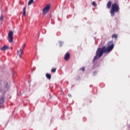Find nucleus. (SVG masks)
Segmentation results:
<instances>
[{"label": "nucleus", "mask_w": 130, "mask_h": 130, "mask_svg": "<svg viewBox=\"0 0 130 130\" xmlns=\"http://www.w3.org/2000/svg\"><path fill=\"white\" fill-rule=\"evenodd\" d=\"M114 48V44H113V41H110L108 42L106 46H104L102 48H99L96 52V55L93 58V61L98 59L100 57H101L103 55L104 53H109L111 51H112Z\"/></svg>", "instance_id": "1"}, {"label": "nucleus", "mask_w": 130, "mask_h": 130, "mask_svg": "<svg viewBox=\"0 0 130 130\" xmlns=\"http://www.w3.org/2000/svg\"><path fill=\"white\" fill-rule=\"evenodd\" d=\"M119 12V6L117 3H115L112 5V7L110 13L112 17L114 16L115 13H118Z\"/></svg>", "instance_id": "2"}, {"label": "nucleus", "mask_w": 130, "mask_h": 130, "mask_svg": "<svg viewBox=\"0 0 130 130\" xmlns=\"http://www.w3.org/2000/svg\"><path fill=\"white\" fill-rule=\"evenodd\" d=\"M14 32L12 31H9L8 34V41L10 43L13 42V40L14 39Z\"/></svg>", "instance_id": "3"}, {"label": "nucleus", "mask_w": 130, "mask_h": 130, "mask_svg": "<svg viewBox=\"0 0 130 130\" xmlns=\"http://www.w3.org/2000/svg\"><path fill=\"white\" fill-rule=\"evenodd\" d=\"M49 10H50V5H47L45 8L43 10V15H46L48 12H49Z\"/></svg>", "instance_id": "4"}, {"label": "nucleus", "mask_w": 130, "mask_h": 130, "mask_svg": "<svg viewBox=\"0 0 130 130\" xmlns=\"http://www.w3.org/2000/svg\"><path fill=\"white\" fill-rule=\"evenodd\" d=\"M70 58H71V54L69 52L66 53L64 57V59L65 60H70Z\"/></svg>", "instance_id": "5"}, {"label": "nucleus", "mask_w": 130, "mask_h": 130, "mask_svg": "<svg viewBox=\"0 0 130 130\" xmlns=\"http://www.w3.org/2000/svg\"><path fill=\"white\" fill-rule=\"evenodd\" d=\"M17 56H19V58L22 57V53H23V50L22 48H20V50H17Z\"/></svg>", "instance_id": "6"}, {"label": "nucleus", "mask_w": 130, "mask_h": 130, "mask_svg": "<svg viewBox=\"0 0 130 130\" xmlns=\"http://www.w3.org/2000/svg\"><path fill=\"white\" fill-rule=\"evenodd\" d=\"M0 49L1 50H2L3 51H4V50H8V49H11V48H10L8 46L5 45L2 47Z\"/></svg>", "instance_id": "7"}, {"label": "nucleus", "mask_w": 130, "mask_h": 130, "mask_svg": "<svg viewBox=\"0 0 130 130\" xmlns=\"http://www.w3.org/2000/svg\"><path fill=\"white\" fill-rule=\"evenodd\" d=\"M111 4H112L111 1H108V2L107 4V9H111Z\"/></svg>", "instance_id": "8"}, {"label": "nucleus", "mask_w": 130, "mask_h": 130, "mask_svg": "<svg viewBox=\"0 0 130 130\" xmlns=\"http://www.w3.org/2000/svg\"><path fill=\"white\" fill-rule=\"evenodd\" d=\"M46 77L48 80H50L51 79V74L47 73L46 74Z\"/></svg>", "instance_id": "9"}, {"label": "nucleus", "mask_w": 130, "mask_h": 130, "mask_svg": "<svg viewBox=\"0 0 130 130\" xmlns=\"http://www.w3.org/2000/svg\"><path fill=\"white\" fill-rule=\"evenodd\" d=\"M34 3V0H29L28 3V6H31L32 4Z\"/></svg>", "instance_id": "10"}, {"label": "nucleus", "mask_w": 130, "mask_h": 130, "mask_svg": "<svg viewBox=\"0 0 130 130\" xmlns=\"http://www.w3.org/2000/svg\"><path fill=\"white\" fill-rule=\"evenodd\" d=\"M23 16H26V6H25L23 8Z\"/></svg>", "instance_id": "11"}, {"label": "nucleus", "mask_w": 130, "mask_h": 130, "mask_svg": "<svg viewBox=\"0 0 130 130\" xmlns=\"http://www.w3.org/2000/svg\"><path fill=\"white\" fill-rule=\"evenodd\" d=\"M4 102H5V100L4 99V98H2L0 99V104L4 103Z\"/></svg>", "instance_id": "12"}, {"label": "nucleus", "mask_w": 130, "mask_h": 130, "mask_svg": "<svg viewBox=\"0 0 130 130\" xmlns=\"http://www.w3.org/2000/svg\"><path fill=\"white\" fill-rule=\"evenodd\" d=\"M56 72V68H53L52 69V70H51V73H55Z\"/></svg>", "instance_id": "13"}, {"label": "nucleus", "mask_w": 130, "mask_h": 130, "mask_svg": "<svg viewBox=\"0 0 130 130\" xmlns=\"http://www.w3.org/2000/svg\"><path fill=\"white\" fill-rule=\"evenodd\" d=\"M112 38H115V39H116V38H117V35L114 34V35H113Z\"/></svg>", "instance_id": "14"}, {"label": "nucleus", "mask_w": 130, "mask_h": 130, "mask_svg": "<svg viewBox=\"0 0 130 130\" xmlns=\"http://www.w3.org/2000/svg\"><path fill=\"white\" fill-rule=\"evenodd\" d=\"M26 47V45H25V44H23L22 46V47H21V49H22V50H24V49H25V47Z\"/></svg>", "instance_id": "15"}, {"label": "nucleus", "mask_w": 130, "mask_h": 130, "mask_svg": "<svg viewBox=\"0 0 130 130\" xmlns=\"http://www.w3.org/2000/svg\"><path fill=\"white\" fill-rule=\"evenodd\" d=\"M92 5L94 7H97V4H96V2H93L92 3Z\"/></svg>", "instance_id": "16"}, {"label": "nucleus", "mask_w": 130, "mask_h": 130, "mask_svg": "<svg viewBox=\"0 0 130 130\" xmlns=\"http://www.w3.org/2000/svg\"><path fill=\"white\" fill-rule=\"evenodd\" d=\"M0 20L1 21H3L4 20V16H1L0 17Z\"/></svg>", "instance_id": "17"}, {"label": "nucleus", "mask_w": 130, "mask_h": 130, "mask_svg": "<svg viewBox=\"0 0 130 130\" xmlns=\"http://www.w3.org/2000/svg\"><path fill=\"white\" fill-rule=\"evenodd\" d=\"M81 71H82V72H84L85 71V67H82L80 69Z\"/></svg>", "instance_id": "18"}, {"label": "nucleus", "mask_w": 130, "mask_h": 130, "mask_svg": "<svg viewBox=\"0 0 130 130\" xmlns=\"http://www.w3.org/2000/svg\"><path fill=\"white\" fill-rule=\"evenodd\" d=\"M9 84L7 83V84H6V88H9Z\"/></svg>", "instance_id": "19"}, {"label": "nucleus", "mask_w": 130, "mask_h": 130, "mask_svg": "<svg viewBox=\"0 0 130 130\" xmlns=\"http://www.w3.org/2000/svg\"><path fill=\"white\" fill-rule=\"evenodd\" d=\"M68 96H69V97H72V94H68Z\"/></svg>", "instance_id": "20"}]
</instances>
